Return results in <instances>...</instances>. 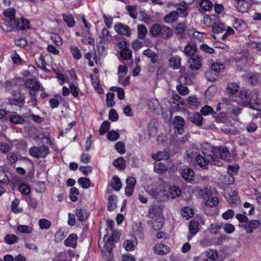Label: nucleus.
Returning a JSON list of instances; mask_svg holds the SVG:
<instances>
[{
	"mask_svg": "<svg viewBox=\"0 0 261 261\" xmlns=\"http://www.w3.org/2000/svg\"><path fill=\"white\" fill-rule=\"evenodd\" d=\"M202 154L197 155L196 159L197 164L202 169H207L208 164L218 166H222L223 163L217 159V154L215 152V147L205 148L202 147Z\"/></svg>",
	"mask_w": 261,
	"mask_h": 261,
	"instance_id": "obj_1",
	"label": "nucleus"
},
{
	"mask_svg": "<svg viewBox=\"0 0 261 261\" xmlns=\"http://www.w3.org/2000/svg\"><path fill=\"white\" fill-rule=\"evenodd\" d=\"M148 215L152 219L151 221L152 228L156 231L161 229L164 219L157 205L154 204L151 206L149 210Z\"/></svg>",
	"mask_w": 261,
	"mask_h": 261,
	"instance_id": "obj_2",
	"label": "nucleus"
},
{
	"mask_svg": "<svg viewBox=\"0 0 261 261\" xmlns=\"http://www.w3.org/2000/svg\"><path fill=\"white\" fill-rule=\"evenodd\" d=\"M25 96L19 88L17 90H13L11 92V97H9L8 104L10 106H15L22 108L25 103Z\"/></svg>",
	"mask_w": 261,
	"mask_h": 261,
	"instance_id": "obj_3",
	"label": "nucleus"
},
{
	"mask_svg": "<svg viewBox=\"0 0 261 261\" xmlns=\"http://www.w3.org/2000/svg\"><path fill=\"white\" fill-rule=\"evenodd\" d=\"M29 153L36 158H45L49 153V149L47 146L42 145L41 147L34 146L29 149Z\"/></svg>",
	"mask_w": 261,
	"mask_h": 261,
	"instance_id": "obj_4",
	"label": "nucleus"
},
{
	"mask_svg": "<svg viewBox=\"0 0 261 261\" xmlns=\"http://www.w3.org/2000/svg\"><path fill=\"white\" fill-rule=\"evenodd\" d=\"M204 20L205 21H210V23L213 26V32L215 33H220L225 30L224 24L219 20L212 22V18L209 15H205Z\"/></svg>",
	"mask_w": 261,
	"mask_h": 261,
	"instance_id": "obj_5",
	"label": "nucleus"
},
{
	"mask_svg": "<svg viewBox=\"0 0 261 261\" xmlns=\"http://www.w3.org/2000/svg\"><path fill=\"white\" fill-rule=\"evenodd\" d=\"M185 124L184 119L180 116H176L173 120V126L175 133L182 134L184 132V127Z\"/></svg>",
	"mask_w": 261,
	"mask_h": 261,
	"instance_id": "obj_6",
	"label": "nucleus"
},
{
	"mask_svg": "<svg viewBox=\"0 0 261 261\" xmlns=\"http://www.w3.org/2000/svg\"><path fill=\"white\" fill-rule=\"evenodd\" d=\"M114 29L120 35L129 37L132 34L131 29L127 25L118 22L114 25Z\"/></svg>",
	"mask_w": 261,
	"mask_h": 261,
	"instance_id": "obj_7",
	"label": "nucleus"
},
{
	"mask_svg": "<svg viewBox=\"0 0 261 261\" xmlns=\"http://www.w3.org/2000/svg\"><path fill=\"white\" fill-rule=\"evenodd\" d=\"M239 97L241 99L244 100L243 106L246 107L249 106L253 100V96L251 92L248 89H242L239 92Z\"/></svg>",
	"mask_w": 261,
	"mask_h": 261,
	"instance_id": "obj_8",
	"label": "nucleus"
},
{
	"mask_svg": "<svg viewBox=\"0 0 261 261\" xmlns=\"http://www.w3.org/2000/svg\"><path fill=\"white\" fill-rule=\"evenodd\" d=\"M201 57L198 55L194 56L189 58L188 63L190 64V68L193 70H198L201 67Z\"/></svg>",
	"mask_w": 261,
	"mask_h": 261,
	"instance_id": "obj_9",
	"label": "nucleus"
},
{
	"mask_svg": "<svg viewBox=\"0 0 261 261\" xmlns=\"http://www.w3.org/2000/svg\"><path fill=\"white\" fill-rule=\"evenodd\" d=\"M260 223L257 220H248L244 225H242V227L244 228L246 232L250 233L259 226Z\"/></svg>",
	"mask_w": 261,
	"mask_h": 261,
	"instance_id": "obj_10",
	"label": "nucleus"
},
{
	"mask_svg": "<svg viewBox=\"0 0 261 261\" xmlns=\"http://www.w3.org/2000/svg\"><path fill=\"white\" fill-rule=\"evenodd\" d=\"M181 175L182 178L186 181L191 184L193 183L195 177V173L193 169L190 168H184L181 172Z\"/></svg>",
	"mask_w": 261,
	"mask_h": 261,
	"instance_id": "obj_11",
	"label": "nucleus"
},
{
	"mask_svg": "<svg viewBox=\"0 0 261 261\" xmlns=\"http://www.w3.org/2000/svg\"><path fill=\"white\" fill-rule=\"evenodd\" d=\"M196 74L192 72H188L180 75L178 78V82L180 83L185 82V84L189 85L193 83V80L195 79Z\"/></svg>",
	"mask_w": 261,
	"mask_h": 261,
	"instance_id": "obj_12",
	"label": "nucleus"
},
{
	"mask_svg": "<svg viewBox=\"0 0 261 261\" xmlns=\"http://www.w3.org/2000/svg\"><path fill=\"white\" fill-rule=\"evenodd\" d=\"M213 3L209 0H201L199 3V8L198 11L202 14H204L206 11H209L212 9Z\"/></svg>",
	"mask_w": 261,
	"mask_h": 261,
	"instance_id": "obj_13",
	"label": "nucleus"
},
{
	"mask_svg": "<svg viewBox=\"0 0 261 261\" xmlns=\"http://www.w3.org/2000/svg\"><path fill=\"white\" fill-rule=\"evenodd\" d=\"M107 239V241L105 243L104 248L106 249L109 253H111L112 252L113 247L114 246V236L112 234L110 237H109V234L106 233L105 234L103 239Z\"/></svg>",
	"mask_w": 261,
	"mask_h": 261,
	"instance_id": "obj_14",
	"label": "nucleus"
},
{
	"mask_svg": "<svg viewBox=\"0 0 261 261\" xmlns=\"http://www.w3.org/2000/svg\"><path fill=\"white\" fill-rule=\"evenodd\" d=\"M14 24L17 28L21 30H25L30 28L29 20L22 17L20 19H17L15 20L14 21Z\"/></svg>",
	"mask_w": 261,
	"mask_h": 261,
	"instance_id": "obj_15",
	"label": "nucleus"
},
{
	"mask_svg": "<svg viewBox=\"0 0 261 261\" xmlns=\"http://www.w3.org/2000/svg\"><path fill=\"white\" fill-rule=\"evenodd\" d=\"M25 86L27 88L33 91H38L41 87L40 83L34 79H30L26 81L24 83Z\"/></svg>",
	"mask_w": 261,
	"mask_h": 261,
	"instance_id": "obj_16",
	"label": "nucleus"
},
{
	"mask_svg": "<svg viewBox=\"0 0 261 261\" xmlns=\"http://www.w3.org/2000/svg\"><path fill=\"white\" fill-rule=\"evenodd\" d=\"M215 152L217 156L220 155V158L222 160H226L230 156V153L226 147H215Z\"/></svg>",
	"mask_w": 261,
	"mask_h": 261,
	"instance_id": "obj_17",
	"label": "nucleus"
},
{
	"mask_svg": "<svg viewBox=\"0 0 261 261\" xmlns=\"http://www.w3.org/2000/svg\"><path fill=\"white\" fill-rule=\"evenodd\" d=\"M77 240V235L74 233H72L70 234L68 237L64 241V244L65 246L68 247L75 248L76 246Z\"/></svg>",
	"mask_w": 261,
	"mask_h": 261,
	"instance_id": "obj_18",
	"label": "nucleus"
},
{
	"mask_svg": "<svg viewBox=\"0 0 261 261\" xmlns=\"http://www.w3.org/2000/svg\"><path fill=\"white\" fill-rule=\"evenodd\" d=\"M180 190L178 187L176 186H172L169 188L166 195L168 198L174 199L177 197H179L180 196Z\"/></svg>",
	"mask_w": 261,
	"mask_h": 261,
	"instance_id": "obj_19",
	"label": "nucleus"
},
{
	"mask_svg": "<svg viewBox=\"0 0 261 261\" xmlns=\"http://www.w3.org/2000/svg\"><path fill=\"white\" fill-rule=\"evenodd\" d=\"M180 61L181 58L179 56H172L169 60V67L173 69H177L180 67Z\"/></svg>",
	"mask_w": 261,
	"mask_h": 261,
	"instance_id": "obj_20",
	"label": "nucleus"
},
{
	"mask_svg": "<svg viewBox=\"0 0 261 261\" xmlns=\"http://www.w3.org/2000/svg\"><path fill=\"white\" fill-rule=\"evenodd\" d=\"M178 18V13L176 11H173L166 15L163 18L164 21L166 23H173Z\"/></svg>",
	"mask_w": 261,
	"mask_h": 261,
	"instance_id": "obj_21",
	"label": "nucleus"
},
{
	"mask_svg": "<svg viewBox=\"0 0 261 261\" xmlns=\"http://www.w3.org/2000/svg\"><path fill=\"white\" fill-rule=\"evenodd\" d=\"M117 197L115 195H111L108 198V210L110 212L113 211L116 208Z\"/></svg>",
	"mask_w": 261,
	"mask_h": 261,
	"instance_id": "obj_22",
	"label": "nucleus"
},
{
	"mask_svg": "<svg viewBox=\"0 0 261 261\" xmlns=\"http://www.w3.org/2000/svg\"><path fill=\"white\" fill-rule=\"evenodd\" d=\"M154 170L158 174H163L167 171V167L165 164L156 161L154 163Z\"/></svg>",
	"mask_w": 261,
	"mask_h": 261,
	"instance_id": "obj_23",
	"label": "nucleus"
},
{
	"mask_svg": "<svg viewBox=\"0 0 261 261\" xmlns=\"http://www.w3.org/2000/svg\"><path fill=\"white\" fill-rule=\"evenodd\" d=\"M161 29L160 35H161L164 39H168L172 37L173 31L170 28L164 25H161Z\"/></svg>",
	"mask_w": 261,
	"mask_h": 261,
	"instance_id": "obj_24",
	"label": "nucleus"
},
{
	"mask_svg": "<svg viewBox=\"0 0 261 261\" xmlns=\"http://www.w3.org/2000/svg\"><path fill=\"white\" fill-rule=\"evenodd\" d=\"M190 119L192 123L195 124L198 126H201L203 124V117L202 115L198 112L194 113L192 116L190 117Z\"/></svg>",
	"mask_w": 261,
	"mask_h": 261,
	"instance_id": "obj_25",
	"label": "nucleus"
},
{
	"mask_svg": "<svg viewBox=\"0 0 261 261\" xmlns=\"http://www.w3.org/2000/svg\"><path fill=\"white\" fill-rule=\"evenodd\" d=\"M8 121L12 123L22 124L24 122V119L18 115H8Z\"/></svg>",
	"mask_w": 261,
	"mask_h": 261,
	"instance_id": "obj_26",
	"label": "nucleus"
},
{
	"mask_svg": "<svg viewBox=\"0 0 261 261\" xmlns=\"http://www.w3.org/2000/svg\"><path fill=\"white\" fill-rule=\"evenodd\" d=\"M152 158L158 161L163 160H167L169 158L170 155L168 151H158L156 153L153 154L152 156Z\"/></svg>",
	"mask_w": 261,
	"mask_h": 261,
	"instance_id": "obj_27",
	"label": "nucleus"
},
{
	"mask_svg": "<svg viewBox=\"0 0 261 261\" xmlns=\"http://www.w3.org/2000/svg\"><path fill=\"white\" fill-rule=\"evenodd\" d=\"M199 225V224L197 221L191 220L189 224V232L193 235L195 234L198 231Z\"/></svg>",
	"mask_w": 261,
	"mask_h": 261,
	"instance_id": "obj_28",
	"label": "nucleus"
},
{
	"mask_svg": "<svg viewBox=\"0 0 261 261\" xmlns=\"http://www.w3.org/2000/svg\"><path fill=\"white\" fill-rule=\"evenodd\" d=\"M113 165L119 170H123L126 166L125 161L122 157H119L114 161Z\"/></svg>",
	"mask_w": 261,
	"mask_h": 261,
	"instance_id": "obj_29",
	"label": "nucleus"
},
{
	"mask_svg": "<svg viewBox=\"0 0 261 261\" xmlns=\"http://www.w3.org/2000/svg\"><path fill=\"white\" fill-rule=\"evenodd\" d=\"M161 25L159 23H154L152 25L149 32L153 37H157L160 35Z\"/></svg>",
	"mask_w": 261,
	"mask_h": 261,
	"instance_id": "obj_30",
	"label": "nucleus"
},
{
	"mask_svg": "<svg viewBox=\"0 0 261 261\" xmlns=\"http://www.w3.org/2000/svg\"><path fill=\"white\" fill-rule=\"evenodd\" d=\"M137 29L138 38L140 39H144L147 32L146 27L143 24H138Z\"/></svg>",
	"mask_w": 261,
	"mask_h": 261,
	"instance_id": "obj_31",
	"label": "nucleus"
},
{
	"mask_svg": "<svg viewBox=\"0 0 261 261\" xmlns=\"http://www.w3.org/2000/svg\"><path fill=\"white\" fill-rule=\"evenodd\" d=\"M206 256L210 261H217L218 251L216 249H209L206 251Z\"/></svg>",
	"mask_w": 261,
	"mask_h": 261,
	"instance_id": "obj_32",
	"label": "nucleus"
},
{
	"mask_svg": "<svg viewBox=\"0 0 261 261\" xmlns=\"http://www.w3.org/2000/svg\"><path fill=\"white\" fill-rule=\"evenodd\" d=\"M249 8V3L245 0H241L238 4L237 9L240 12L244 13L247 12Z\"/></svg>",
	"mask_w": 261,
	"mask_h": 261,
	"instance_id": "obj_33",
	"label": "nucleus"
},
{
	"mask_svg": "<svg viewBox=\"0 0 261 261\" xmlns=\"http://www.w3.org/2000/svg\"><path fill=\"white\" fill-rule=\"evenodd\" d=\"M62 15L64 20L66 22L68 27L72 28L74 25L75 21L71 14H63Z\"/></svg>",
	"mask_w": 261,
	"mask_h": 261,
	"instance_id": "obj_34",
	"label": "nucleus"
},
{
	"mask_svg": "<svg viewBox=\"0 0 261 261\" xmlns=\"http://www.w3.org/2000/svg\"><path fill=\"white\" fill-rule=\"evenodd\" d=\"M18 240V237L15 234H7L4 238L5 242L9 245L17 243Z\"/></svg>",
	"mask_w": 261,
	"mask_h": 261,
	"instance_id": "obj_35",
	"label": "nucleus"
},
{
	"mask_svg": "<svg viewBox=\"0 0 261 261\" xmlns=\"http://www.w3.org/2000/svg\"><path fill=\"white\" fill-rule=\"evenodd\" d=\"M110 123L108 121H104L101 124L98 130L100 135H103L108 132L110 129Z\"/></svg>",
	"mask_w": 261,
	"mask_h": 261,
	"instance_id": "obj_36",
	"label": "nucleus"
},
{
	"mask_svg": "<svg viewBox=\"0 0 261 261\" xmlns=\"http://www.w3.org/2000/svg\"><path fill=\"white\" fill-rule=\"evenodd\" d=\"M156 122V120H152L148 124V134L150 136H155L157 132V127L155 124Z\"/></svg>",
	"mask_w": 261,
	"mask_h": 261,
	"instance_id": "obj_37",
	"label": "nucleus"
},
{
	"mask_svg": "<svg viewBox=\"0 0 261 261\" xmlns=\"http://www.w3.org/2000/svg\"><path fill=\"white\" fill-rule=\"evenodd\" d=\"M225 65L222 63H215L211 66L212 70L216 73L222 72L225 68Z\"/></svg>",
	"mask_w": 261,
	"mask_h": 261,
	"instance_id": "obj_38",
	"label": "nucleus"
},
{
	"mask_svg": "<svg viewBox=\"0 0 261 261\" xmlns=\"http://www.w3.org/2000/svg\"><path fill=\"white\" fill-rule=\"evenodd\" d=\"M239 87L237 83H232L228 85L226 89L229 94H234L239 91Z\"/></svg>",
	"mask_w": 261,
	"mask_h": 261,
	"instance_id": "obj_39",
	"label": "nucleus"
},
{
	"mask_svg": "<svg viewBox=\"0 0 261 261\" xmlns=\"http://www.w3.org/2000/svg\"><path fill=\"white\" fill-rule=\"evenodd\" d=\"M120 57L125 60H128L132 58V52L131 50L128 48H125L121 50L120 52Z\"/></svg>",
	"mask_w": 261,
	"mask_h": 261,
	"instance_id": "obj_40",
	"label": "nucleus"
},
{
	"mask_svg": "<svg viewBox=\"0 0 261 261\" xmlns=\"http://www.w3.org/2000/svg\"><path fill=\"white\" fill-rule=\"evenodd\" d=\"M188 102L190 108L198 107L200 105L198 98L195 96H189L188 98Z\"/></svg>",
	"mask_w": 261,
	"mask_h": 261,
	"instance_id": "obj_41",
	"label": "nucleus"
},
{
	"mask_svg": "<svg viewBox=\"0 0 261 261\" xmlns=\"http://www.w3.org/2000/svg\"><path fill=\"white\" fill-rule=\"evenodd\" d=\"M75 214L78 218V220L81 222L85 220L88 217L87 213L86 212V211H83L81 208L76 210Z\"/></svg>",
	"mask_w": 261,
	"mask_h": 261,
	"instance_id": "obj_42",
	"label": "nucleus"
},
{
	"mask_svg": "<svg viewBox=\"0 0 261 261\" xmlns=\"http://www.w3.org/2000/svg\"><path fill=\"white\" fill-rule=\"evenodd\" d=\"M199 50H196L192 48L190 46L186 45L184 48V53L187 57H193L195 55H198Z\"/></svg>",
	"mask_w": 261,
	"mask_h": 261,
	"instance_id": "obj_43",
	"label": "nucleus"
},
{
	"mask_svg": "<svg viewBox=\"0 0 261 261\" xmlns=\"http://www.w3.org/2000/svg\"><path fill=\"white\" fill-rule=\"evenodd\" d=\"M106 97V102L107 106L108 107H113L115 104V102L114 100V98L115 97L114 93L109 92L107 94Z\"/></svg>",
	"mask_w": 261,
	"mask_h": 261,
	"instance_id": "obj_44",
	"label": "nucleus"
},
{
	"mask_svg": "<svg viewBox=\"0 0 261 261\" xmlns=\"http://www.w3.org/2000/svg\"><path fill=\"white\" fill-rule=\"evenodd\" d=\"M15 10L14 8L8 9L6 11L4 12L3 14L6 17H8L11 21H15Z\"/></svg>",
	"mask_w": 261,
	"mask_h": 261,
	"instance_id": "obj_45",
	"label": "nucleus"
},
{
	"mask_svg": "<svg viewBox=\"0 0 261 261\" xmlns=\"http://www.w3.org/2000/svg\"><path fill=\"white\" fill-rule=\"evenodd\" d=\"M77 182L84 189H88L90 186V179L86 177H80L78 179Z\"/></svg>",
	"mask_w": 261,
	"mask_h": 261,
	"instance_id": "obj_46",
	"label": "nucleus"
},
{
	"mask_svg": "<svg viewBox=\"0 0 261 261\" xmlns=\"http://www.w3.org/2000/svg\"><path fill=\"white\" fill-rule=\"evenodd\" d=\"M112 179L114 182V186L112 184L111 186L114 188V189L116 191H119L120 189H121V186H122V184H121V182L119 177L117 175H114L112 177Z\"/></svg>",
	"mask_w": 261,
	"mask_h": 261,
	"instance_id": "obj_47",
	"label": "nucleus"
},
{
	"mask_svg": "<svg viewBox=\"0 0 261 261\" xmlns=\"http://www.w3.org/2000/svg\"><path fill=\"white\" fill-rule=\"evenodd\" d=\"M207 199L206 200L205 204L210 207L217 205L219 202L218 199L215 197L207 196Z\"/></svg>",
	"mask_w": 261,
	"mask_h": 261,
	"instance_id": "obj_48",
	"label": "nucleus"
},
{
	"mask_svg": "<svg viewBox=\"0 0 261 261\" xmlns=\"http://www.w3.org/2000/svg\"><path fill=\"white\" fill-rule=\"evenodd\" d=\"M173 99L172 102L176 104L177 106L182 105L185 106V101L184 99L177 94H173L172 96Z\"/></svg>",
	"mask_w": 261,
	"mask_h": 261,
	"instance_id": "obj_49",
	"label": "nucleus"
},
{
	"mask_svg": "<svg viewBox=\"0 0 261 261\" xmlns=\"http://www.w3.org/2000/svg\"><path fill=\"white\" fill-rule=\"evenodd\" d=\"M126 10L129 12L130 16L133 19H136L137 15V6H126Z\"/></svg>",
	"mask_w": 261,
	"mask_h": 261,
	"instance_id": "obj_50",
	"label": "nucleus"
},
{
	"mask_svg": "<svg viewBox=\"0 0 261 261\" xmlns=\"http://www.w3.org/2000/svg\"><path fill=\"white\" fill-rule=\"evenodd\" d=\"M79 194V190L75 188L72 187L70 190V198L71 200L73 202H75L77 200V195Z\"/></svg>",
	"mask_w": 261,
	"mask_h": 261,
	"instance_id": "obj_51",
	"label": "nucleus"
},
{
	"mask_svg": "<svg viewBox=\"0 0 261 261\" xmlns=\"http://www.w3.org/2000/svg\"><path fill=\"white\" fill-rule=\"evenodd\" d=\"M120 137V135L118 133L114 130H112L108 132L107 134V138L112 141L117 140Z\"/></svg>",
	"mask_w": 261,
	"mask_h": 261,
	"instance_id": "obj_52",
	"label": "nucleus"
},
{
	"mask_svg": "<svg viewBox=\"0 0 261 261\" xmlns=\"http://www.w3.org/2000/svg\"><path fill=\"white\" fill-rule=\"evenodd\" d=\"M259 77V74L256 72L252 73L250 74L249 79L250 84L252 86L256 85L258 83Z\"/></svg>",
	"mask_w": 261,
	"mask_h": 261,
	"instance_id": "obj_53",
	"label": "nucleus"
},
{
	"mask_svg": "<svg viewBox=\"0 0 261 261\" xmlns=\"http://www.w3.org/2000/svg\"><path fill=\"white\" fill-rule=\"evenodd\" d=\"M236 217L240 222L238 226L240 227H242V225H244L249 220L246 215L241 214H237Z\"/></svg>",
	"mask_w": 261,
	"mask_h": 261,
	"instance_id": "obj_54",
	"label": "nucleus"
},
{
	"mask_svg": "<svg viewBox=\"0 0 261 261\" xmlns=\"http://www.w3.org/2000/svg\"><path fill=\"white\" fill-rule=\"evenodd\" d=\"M18 189L21 194L28 195L30 192V189L29 186L25 184H21L19 185Z\"/></svg>",
	"mask_w": 261,
	"mask_h": 261,
	"instance_id": "obj_55",
	"label": "nucleus"
},
{
	"mask_svg": "<svg viewBox=\"0 0 261 261\" xmlns=\"http://www.w3.org/2000/svg\"><path fill=\"white\" fill-rule=\"evenodd\" d=\"M239 200V197L238 192L236 191H232L231 194L230 195L229 199L228 200L230 204H236Z\"/></svg>",
	"mask_w": 261,
	"mask_h": 261,
	"instance_id": "obj_56",
	"label": "nucleus"
},
{
	"mask_svg": "<svg viewBox=\"0 0 261 261\" xmlns=\"http://www.w3.org/2000/svg\"><path fill=\"white\" fill-rule=\"evenodd\" d=\"M70 52L76 60H79L81 58V53L79 48L75 46L70 47Z\"/></svg>",
	"mask_w": 261,
	"mask_h": 261,
	"instance_id": "obj_57",
	"label": "nucleus"
},
{
	"mask_svg": "<svg viewBox=\"0 0 261 261\" xmlns=\"http://www.w3.org/2000/svg\"><path fill=\"white\" fill-rule=\"evenodd\" d=\"M17 230L22 233H29L32 231L31 227H29L27 225H18L17 227Z\"/></svg>",
	"mask_w": 261,
	"mask_h": 261,
	"instance_id": "obj_58",
	"label": "nucleus"
},
{
	"mask_svg": "<svg viewBox=\"0 0 261 261\" xmlns=\"http://www.w3.org/2000/svg\"><path fill=\"white\" fill-rule=\"evenodd\" d=\"M245 22L241 19L236 18L234 22V27L236 30H241L245 28Z\"/></svg>",
	"mask_w": 261,
	"mask_h": 261,
	"instance_id": "obj_59",
	"label": "nucleus"
},
{
	"mask_svg": "<svg viewBox=\"0 0 261 261\" xmlns=\"http://www.w3.org/2000/svg\"><path fill=\"white\" fill-rule=\"evenodd\" d=\"M40 228L41 229H47L51 225V223L49 221L45 219H42L39 220V222Z\"/></svg>",
	"mask_w": 261,
	"mask_h": 261,
	"instance_id": "obj_60",
	"label": "nucleus"
},
{
	"mask_svg": "<svg viewBox=\"0 0 261 261\" xmlns=\"http://www.w3.org/2000/svg\"><path fill=\"white\" fill-rule=\"evenodd\" d=\"M221 227L222 225L221 224H219L218 223H213L211 224L210 226V231L211 233L216 234L219 232Z\"/></svg>",
	"mask_w": 261,
	"mask_h": 261,
	"instance_id": "obj_61",
	"label": "nucleus"
},
{
	"mask_svg": "<svg viewBox=\"0 0 261 261\" xmlns=\"http://www.w3.org/2000/svg\"><path fill=\"white\" fill-rule=\"evenodd\" d=\"M176 89L180 94L183 95L187 94L189 91L188 87L186 86L181 85V83L177 85Z\"/></svg>",
	"mask_w": 261,
	"mask_h": 261,
	"instance_id": "obj_62",
	"label": "nucleus"
},
{
	"mask_svg": "<svg viewBox=\"0 0 261 261\" xmlns=\"http://www.w3.org/2000/svg\"><path fill=\"white\" fill-rule=\"evenodd\" d=\"M115 149L120 154L124 153L125 152V144L122 141L117 142L115 145Z\"/></svg>",
	"mask_w": 261,
	"mask_h": 261,
	"instance_id": "obj_63",
	"label": "nucleus"
},
{
	"mask_svg": "<svg viewBox=\"0 0 261 261\" xmlns=\"http://www.w3.org/2000/svg\"><path fill=\"white\" fill-rule=\"evenodd\" d=\"M123 247L127 251H133L135 249L134 242L132 241L125 240L123 244Z\"/></svg>",
	"mask_w": 261,
	"mask_h": 261,
	"instance_id": "obj_64",
	"label": "nucleus"
}]
</instances>
